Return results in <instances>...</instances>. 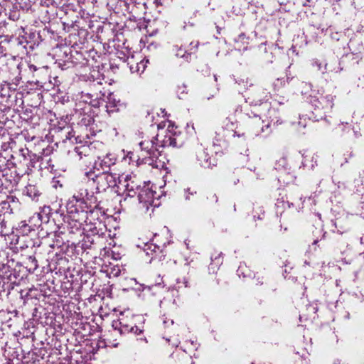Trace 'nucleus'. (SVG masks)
<instances>
[{
	"label": "nucleus",
	"instance_id": "nucleus-1",
	"mask_svg": "<svg viewBox=\"0 0 364 364\" xmlns=\"http://www.w3.org/2000/svg\"><path fill=\"white\" fill-rule=\"evenodd\" d=\"M171 129H173V126L171 129V126L168 125L167 129L157 134L156 137L140 141L139 144L140 152L138 156V161L154 166V163L160 155V148L176 146V141L174 135L171 133Z\"/></svg>",
	"mask_w": 364,
	"mask_h": 364
},
{
	"label": "nucleus",
	"instance_id": "nucleus-2",
	"mask_svg": "<svg viewBox=\"0 0 364 364\" xmlns=\"http://www.w3.org/2000/svg\"><path fill=\"white\" fill-rule=\"evenodd\" d=\"M135 318L136 316L129 311H125L120 314L117 320L112 321V326L114 330L117 331L120 334L132 333L138 335L141 333L144 330L136 325Z\"/></svg>",
	"mask_w": 364,
	"mask_h": 364
},
{
	"label": "nucleus",
	"instance_id": "nucleus-3",
	"mask_svg": "<svg viewBox=\"0 0 364 364\" xmlns=\"http://www.w3.org/2000/svg\"><path fill=\"white\" fill-rule=\"evenodd\" d=\"M117 179L116 193L118 195L134 197L141 188L138 178L132 173H122L118 176Z\"/></svg>",
	"mask_w": 364,
	"mask_h": 364
},
{
	"label": "nucleus",
	"instance_id": "nucleus-4",
	"mask_svg": "<svg viewBox=\"0 0 364 364\" xmlns=\"http://www.w3.org/2000/svg\"><path fill=\"white\" fill-rule=\"evenodd\" d=\"M67 213L71 220L77 222L80 225L85 223L87 218V212L90 208L83 205L79 200L72 197L66 204Z\"/></svg>",
	"mask_w": 364,
	"mask_h": 364
},
{
	"label": "nucleus",
	"instance_id": "nucleus-5",
	"mask_svg": "<svg viewBox=\"0 0 364 364\" xmlns=\"http://www.w3.org/2000/svg\"><path fill=\"white\" fill-rule=\"evenodd\" d=\"M156 192L149 186H144L138 193V200L140 208L148 212L150 208L159 206V198L155 196Z\"/></svg>",
	"mask_w": 364,
	"mask_h": 364
},
{
	"label": "nucleus",
	"instance_id": "nucleus-6",
	"mask_svg": "<svg viewBox=\"0 0 364 364\" xmlns=\"http://www.w3.org/2000/svg\"><path fill=\"white\" fill-rule=\"evenodd\" d=\"M117 177L114 173L103 171L102 173L95 176V178L92 179L93 183H96V189L98 192L105 191L109 188H113L116 192L118 184Z\"/></svg>",
	"mask_w": 364,
	"mask_h": 364
},
{
	"label": "nucleus",
	"instance_id": "nucleus-7",
	"mask_svg": "<svg viewBox=\"0 0 364 364\" xmlns=\"http://www.w3.org/2000/svg\"><path fill=\"white\" fill-rule=\"evenodd\" d=\"M269 92L261 87H256L247 93V102L255 105L269 100Z\"/></svg>",
	"mask_w": 364,
	"mask_h": 364
},
{
	"label": "nucleus",
	"instance_id": "nucleus-8",
	"mask_svg": "<svg viewBox=\"0 0 364 364\" xmlns=\"http://www.w3.org/2000/svg\"><path fill=\"white\" fill-rule=\"evenodd\" d=\"M73 197L79 200L82 204L87 205L90 208H91L92 205L95 204L96 202L94 193L92 192H89L85 188H80L79 191L73 196Z\"/></svg>",
	"mask_w": 364,
	"mask_h": 364
},
{
	"label": "nucleus",
	"instance_id": "nucleus-9",
	"mask_svg": "<svg viewBox=\"0 0 364 364\" xmlns=\"http://www.w3.org/2000/svg\"><path fill=\"white\" fill-rule=\"evenodd\" d=\"M247 115L249 116L250 118H252L251 124L254 127V132L256 136H259L261 134L264 133V132H267V133L269 132H268V129L269 128V122H267L264 124V121L263 119H262V118L259 116H258L255 114H253V117H251L248 114H247Z\"/></svg>",
	"mask_w": 364,
	"mask_h": 364
},
{
	"label": "nucleus",
	"instance_id": "nucleus-10",
	"mask_svg": "<svg viewBox=\"0 0 364 364\" xmlns=\"http://www.w3.org/2000/svg\"><path fill=\"white\" fill-rule=\"evenodd\" d=\"M116 162V158L112 154H107L103 156H99L95 161V166L97 168L102 169L105 171L106 169L109 168L111 166L114 165Z\"/></svg>",
	"mask_w": 364,
	"mask_h": 364
},
{
	"label": "nucleus",
	"instance_id": "nucleus-11",
	"mask_svg": "<svg viewBox=\"0 0 364 364\" xmlns=\"http://www.w3.org/2000/svg\"><path fill=\"white\" fill-rule=\"evenodd\" d=\"M196 158L199 164L204 168H210L213 164L206 149L200 146L196 149Z\"/></svg>",
	"mask_w": 364,
	"mask_h": 364
},
{
	"label": "nucleus",
	"instance_id": "nucleus-12",
	"mask_svg": "<svg viewBox=\"0 0 364 364\" xmlns=\"http://www.w3.org/2000/svg\"><path fill=\"white\" fill-rule=\"evenodd\" d=\"M144 252L149 257H151V260L155 257V255L161 252V247L153 242H147L144 245Z\"/></svg>",
	"mask_w": 364,
	"mask_h": 364
},
{
	"label": "nucleus",
	"instance_id": "nucleus-13",
	"mask_svg": "<svg viewBox=\"0 0 364 364\" xmlns=\"http://www.w3.org/2000/svg\"><path fill=\"white\" fill-rule=\"evenodd\" d=\"M333 101L334 97L332 95H326L325 97H321L318 103L321 105V109H325L326 111L330 110L333 107Z\"/></svg>",
	"mask_w": 364,
	"mask_h": 364
},
{
	"label": "nucleus",
	"instance_id": "nucleus-14",
	"mask_svg": "<svg viewBox=\"0 0 364 364\" xmlns=\"http://www.w3.org/2000/svg\"><path fill=\"white\" fill-rule=\"evenodd\" d=\"M26 196L33 200H38L41 195V192L35 185L29 184L25 188Z\"/></svg>",
	"mask_w": 364,
	"mask_h": 364
},
{
	"label": "nucleus",
	"instance_id": "nucleus-15",
	"mask_svg": "<svg viewBox=\"0 0 364 364\" xmlns=\"http://www.w3.org/2000/svg\"><path fill=\"white\" fill-rule=\"evenodd\" d=\"M224 127L228 131L232 132L234 136H237L240 137V136H242L244 135L243 133L239 134L237 132V131H236V129H237V122H234L231 121L230 119H226L224 121Z\"/></svg>",
	"mask_w": 364,
	"mask_h": 364
},
{
	"label": "nucleus",
	"instance_id": "nucleus-16",
	"mask_svg": "<svg viewBox=\"0 0 364 364\" xmlns=\"http://www.w3.org/2000/svg\"><path fill=\"white\" fill-rule=\"evenodd\" d=\"M148 63H149L148 59H144V60H141L139 63H137L135 67L132 65L130 67V70L132 73H144V71L146 67V64Z\"/></svg>",
	"mask_w": 364,
	"mask_h": 364
},
{
	"label": "nucleus",
	"instance_id": "nucleus-17",
	"mask_svg": "<svg viewBox=\"0 0 364 364\" xmlns=\"http://www.w3.org/2000/svg\"><path fill=\"white\" fill-rule=\"evenodd\" d=\"M89 147L87 146H80L75 147L74 149V153L79 156V159H81L82 158V156H87L88 155L89 152Z\"/></svg>",
	"mask_w": 364,
	"mask_h": 364
},
{
	"label": "nucleus",
	"instance_id": "nucleus-18",
	"mask_svg": "<svg viewBox=\"0 0 364 364\" xmlns=\"http://www.w3.org/2000/svg\"><path fill=\"white\" fill-rule=\"evenodd\" d=\"M188 279L185 277L182 278H178L176 279V289H180L183 287H188Z\"/></svg>",
	"mask_w": 364,
	"mask_h": 364
},
{
	"label": "nucleus",
	"instance_id": "nucleus-19",
	"mask_svg": "<svg viewBox=\"0 0 364 364\" xmlns=\"http://www.w3.org/2000/svg\"><path fill=\"white\" fill-rule=\"evenodd\" d=\"M107 109H111V108H114V107H117L119 101H117L114 99L113 95H109L107 97Z\"/></svg>",
	"mask_w": 364,
	"mask_h": 364
},
{
	"label": "nucleus",
	"instance_id": "nucleus-20",
	"mask_svg": "<svg viewBox=\"0 0 364 364\" xmlns=\"http://www.w3.org/2000/svg\"><path fill=\"white\" fill-rule=\"evenodd\" d=\"M177 93L179 98H183L184 95L186 93V86L185 85L178 86Z\"/></svg>",
	"mask_w": 364,
	"mask_h": 364
},
{
	"label": "nucleus",
	"instance_id": "nucleus-21",
	"mask_svg": "<svg viewBox=\"0 0 364 364\" xmlns=\"http://www.w3.org/2000/svg\"><path fill=\"white\" fill-rule=\"evenodd\" d=\"M176 55L180 58H185L186 60H188V57L190 56L189 53H187L184 50L181 48H178L177 50Z\"/></svg>",
	"mask_w": 364,
	"mask_h": 364
},
{
	"label": "nucleus",
	"instance_id": "nucleus-22",
	"mask_svg": "<svg viewBox=\"0 0 364 364\" xmlns=\"http://www.w3.org/2000/svg\"><path fill=\"white\" fill-rule=\"evenodd\" d=\"M353 135L355 137H358L360 136V134L358 133V132L356 130H354L353 129Z\"/></svg>",
	"mask_w": 364,
	"mask_h": 364
},
{
	"label": "nucleus",
	"instance_id": "nucleus-23",
	"mask_svg": "<svg viewBox=\"0 0 364 364\" xmlns=\"http://www.w3.org/2000/svg\"><path fill=\"white\" fill-rule=\"evenodd\" d=\"M186 193H188V194L193 195V193H196V191H191V189H190V188H188V189H186Z\"/></svg>",
	"mask_w": 364,
	"mask_h": 364
},
{
	"label": "nucleus",
	"instance_id": "nucleus-24",
	"mask_svg": "<svg viewBox=\"0 0 364 364\" xmlns=\"http://www.w3.org/2000/svg\"><path fill=\"white\" fill-rule=\"evenodd\" d=\"M30 69H33V70H36V66H35V65H30Z\"/></svg>",
	"mask_w": 364,
	"mask_h": 364
},
{
	"label": "nucleus",
	"instance_id": "nucleus-25",
	"mask_svg": "<svg viewBox=\"0 0 364 364\" xmlns=\"http://www.w3.org/2000/svg\"><path fill=\"white\" fill-rule=\"evenodd\" d=\"M186 199H189V196H188V195H187V194L186 195Z\"/></svg>",
	"mask_w": 364,
	"mask_h": 364
},
{
	"label": "nucleus",
	"instance_id": "nucleus-26",
	"mask_svg": "<svg viewBox=\"0 0 364 364\" xmlns=\"http://www.w3.org/2000/svg\"><path fill=\"white\" fill-rule=\"evenodd\" d=\"M113 346H114V347H117V343L113 344Z\"/></svg>",
	"mask_w": 364,
	"mask_h": 364
},
{
	"label": "nucleus",
	"instance_id": "nucleus-27",
	"mask_svg": "<svg viewBox=\"0 0 364 364\" xmlns=\"http://www.w3.org/2000/svg\"><path fill=\"white\" fill-rule=\"evenodd\" d=\"M303 127H306V124H301Z\"/></svg>",
	"mask_w": 364,
	"mask_h": 364
},
{
	"label": "nucleus",
	"instance_id": "nucleus-28",
	"mask_svg": "<svg viewBox=\"0 0 364 364\" xmlns=\"http://www.w3.org/2000/svg\"><path fill=\"white\" fill-rule=\"evenodd\" d=\"M214 77H215V80L216 81L217 80V77L215 75Z\"/></svg>",
	"mask_w": 364,
	"mask_h": 364
},
{
	"label": "nucleus",
	"instance_id": "nucleus-29",
	"mask_svg": "<svg viewBox=\"0 0 364 364\" xmlns=\"http://www.w3.org/2000/svg\"><path fill=\"white\" fill-rule=\"evenodd\" d=\"M316 106L317 107V108H318V109H320V107H319V106H318V105H316Z\"/></svg>",
	"mask_w": 364,
	"mask_h": 364
},
{
	"label": "nucleus",
	"instance_id": "nucleus-30",
	"mask_svg": "<svg viewBox=\"0 0 364 364\" xmlns=\"http://www.w3.org/2000/svg\"><path fill=\"white\" fill-rule=\"evenodd\" d=\"M171 324H173V320H171Z\"/></svg>",
	"mask_w": 364,
	"mask_h": 364
}]
</instances>
